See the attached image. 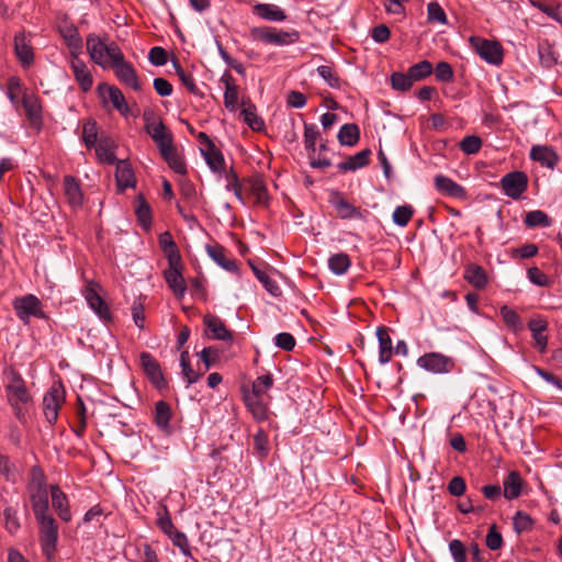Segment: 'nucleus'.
I'll return each instance as SVG.
<instances>
[{
	"instance_id": "f257e3e1",
	"label": "nucleus",
	"mask_w": 562,
	"mask_h": 562,
	"mask_svg": "<svg viewBox=\"0 0 562 562\" xmlns=\"http://www.w3.org/2000/svg\"><path fill=\"white\" fill-rule=\"evenodd\" d=\"M27 493L35 519L40 526V543L44 557L52 561L55 558L58 541V526L49 513V488L43 471L38 468L31 470Z\"/></svg>"
},
{
	"instance_id": "f03ea898",
	"label": "nucleus",
	"mask_w": 562,
	"mask_h": 562,
	"mask_svg": "<svg viewBox=\"0 0 562 562\" xmlns=\"http://www.w3.org/2000/svg\"><path fill=\"white\" fill-rule=\"evenodd\" d=\"M3 385L7 400L12 407L16 419L21 423H25L30 407L33 403L32 395L26 387L25 381L14 369L7 368L3 371Z\"/></svg>"
},
{
	"instance_id": "7ed1b4c3",
	"label": "nucleus",
	"mask_w": 562,
	"mask_h": 562,
	"mask_svg": "<svg viewBox=\"0 0 562 562\" xmlns=\"http://www.w3.org/2000/svg\"><path fill=\"white\" fill-rule=\"evenodd\" d=\"M87 49L92 61L103 69H110L124 56L111 37H88Z\"/></svg>"
},
{
	"instance_id": "20e7f679",
	"label": "nucleus",
	"mask_w": 562,
	"mask_h": 562,
	"mask_svg": "<svg viewBox=\"0 0 562 562\" xmlns=\"http://www.w3.org/2000/svg\"><path fill=\"white\" fill-rule=\"evenodd\" d=\"M469 42L479 56L491 65L503 63L504 52L499 42L487 37H469Z\"/></svg>"
},
{
	"instance_id": "39448f33",
	"label": "nucleus",
	"mask_w": 562,
	"mask_h": 562,
	"mask_svg": "<svg viewBox=\"0 0 562 562\" xmlns=\"http://www.w3.org/2000/svg\"><path fill=\"white\" fill-rule=\"evenodd\" d=\"M145 131L151 137L159 151L173 145L171 132L162 121L151 114H144Z\"/></svg>"
},
{
	"instance_id": "423d86ee",
	"label": "nucleus",
	"mask_w": 562,
	"mask_h": 562,
	"mask_svg": "<svg viewBox=\"0 0 562 562\" xmlns=\"http://www.w3.org/2000/svg\"><path fill=\"white\" fill-rule=\"evenodd\" d=\"M198 137L201 144L200 151L207 166L213 172L222 175L225 171V159L222 151L205 133L201 132Z\"/></svg>"
},
{
	"instance_id": "0eeeda50",
	"label": "nucleus",
	"mask_w": 562,
	"mask_h": 562,
	"mask_svg": "<svg viewBox=\"0 0 562 562\" xmlns=\"http://www.w3.org/2000/svg\"><path fill=\"white\" fill-rule=\"evenodd\" d=\"M13 308L16 316L25 324L30 322L31 317H45L41 301L33 294L16 297L13 301Z\"/></svg>"
},
{
	"instance_id": "6e6552de",
	"label": "nucleus",
	"mask_w": 562,
	"mask_h": 562,
	"mask_svg": "<svg viewBox=\"0 0 562 562\" xmlns=\"http://www.w3.org/2000/svg\"><path fill=\"white\" fill-rule=\"evenodd\" d=\"M100 285L93 281H87L82 289V295L89 307L99 316L100 319L109 322L111 313L109 306L100 295Z\"/></svg>"
},
{
	"instance_id": "1a4fd4ad",
	"label": "nucleus",
	"mask_w": 562,
	"mask_h": 562,
	"mask_svg": "<svg viewBox=\"0 0 562 562\" xmlns=\"http://www.w3.org/2000/svg\"><path fill=\"white\" fill-rule=\"evenodd\" d=\"M418 367L436 374L449 373L454 368L452 358L439 352H429L417 359Z\"/></svg>"
},
{
	"instance_id": "9d476101",
	"label": "nucleus",
	"mask_w": 562,
	"mask_h": 562,
	"mask_svg": "<svg viewBox=\"0 0 562 562\" xmlns=\"http://www.w3.org/2000/svg\"><path fill=\"white\" fill-rule=\"evenodd\" d=\"M65 401V391L61 385L54 384L44 395L43 407L46 420L53 425L58 418V411Z\"/></svg>"
},
{
	"instance_id": "9b49d317",
	"label": "nucleus",
	"mask_w": 562,
	"mask_h": 562,
	"mask_svg": "<svg viewBox=\"0 0 562 562\" xmlns=\"http://www.w3.org/2000/svg\"><path fill=\"white\" fill-rule=\"evenodd\" d=\"M528 178L522 171H512L501 179V187L505 195L517 200L527 190Z\"/></svg>"
},
{
	"instance_id": "f8f14e48",
	"label": "nucleus",
	"mask_w": 562,
	"mask_h": 562,
	"mask_svg": "<svg viewBox=\"0 0 562 562\" xmlns=\"http://www.w3.org/2000/svg\"><path fill=\"white\" fill-rule=\"evenodd\" d=\"M98 93L104 104L111 103L112 106L123 116H127L130 114V108L125 97L117 87L108 83H100L98 86Z\"/></svg>"
},
{
	"instance_id": "ddd939ff",
	"label": "nucleus",
	"mask_w": 562,
	"mask_h": 562,
	"mask_svg": "<svg viewBox=\"0 0 562 562\" xmlns=\"http://www.w3.org/2000/svg\"><path fill=\"white\" fill-rule=\"evenodd\" d=\"M182 259H178L177 263L168 261V268L164 272L168 286L178 299L183 297L187 292V284L182 276Z\"/></svg>"
},
{
	"instance_id": "4468645a",
	"label": "nucleus",
	"mask_w": 562,
	"mask_h": 562,
	"mask_svg": "<svg viewBox=\"0 0 562 562\" xmlns=\"http://www.w3.org/2000/svg\"><path fill=\"white\" fill-rule=\"evenodd\" d=\"M110 69H113L119 81L134 91H140L142 85L138 80L134 66L126 61L124 56L120 61L115 63Z\"/></svg>"
},
{
	"instance_id": "2eb2a0df",
	"label": "nucleus",
	"mask_w": 562,
	"mask_h": 562,
	"mask_svg": "<svg viewBox=\"0 0 562 562\" xmlns=\"http://www.w3.org/2000/svg\"><path fill=\"white\" fill-rule=\"evenodd\" d=\"M434 186L441 195L461 200L467 198L465 189L447 176L437 175L434 178Z\"/></svg>"
},
{
	"instance_id": "dca6fc26",
	"label": "nucleus",
	"mask_w": 562,
	"mask_h": 562,
	"mask_svg": "<svg viewBox=\"0 0 562 562\" xmlns=\"http://www.w3.org/2000/svg\"><path fill=\"white\" fill-rule=\"evenodd\" d=\"M49 493L52 497V505L58 517L63 521L71 520L70 505L67 495L61 491L58 485H50Z\"/></svg>"
},
{
	"instance_id": "f3484780",
	"label": "nucleus",
	"mask_w": 562,
	"mask_h": 562,
	"mask_svg": "<svg viewBox=\"0 0 562 562\" xmlns=\"http://www.w3.org/2000/svg\"><path fill=\"white\" fill-rule=\"evenodd\" d=\"M70 68L81 90L85 92L89 91L93 86V78L87 64L78 56L72 55L70 60Z\"/></svg>"
},
{
	"instance_id": "a211bd4d",
	"label": "nucleus",
	"mask_w": 562,
	"mask_h": 562,
	"mask_svg": "<svg viewBox=\"0 0 562 562\" xmlns=\"http://www.w3.org/2000/svg\"><path fill=\"white\" fill-rule=\"evenodd\" d=\"M528 328L537 349L544 352L548 346V336L544 334L548 329V322L542 317L532 318L528 322Z\"/></svg>"
},
{
	"instance_id": "6ab92c4d",
	"label": "nucleus",
	"mask_w": 562,
	"mask_h": 562,
	"mask_svg": "<svg viewBox=\"0 0 562 562\" xmlns=\"http://www.w3.org/2000/svg\"><path fill=\"white\" fill-rule=\"evenodd\" d=\"M64 194L72 209H79L83 203V194L79 181L72 176L64 178Z\"/></svg>"
},
{
	"instance_id": "aec40b11",
	"label": "nucleus",
	"mask_w": 562,
	"mask_h": 562,
	"mask_svg": "<svg viewBox=\"0 0 562 562\" xmlns=\"http://www.w3.org/2000/svg\"><path fill=\"white\" fill-rule=\"evenodd\" d=\"M464 280L473 288L482 290L488 284V276L483 267L476 263L467 265L463 273Z\"/></svg>"
},
{
	"instance_id": "412c9836",
	"label": "nucleus",
	"mask_w": 562,
	"mask_h": 562,
	"mask_svg": "<svg viewBox=\"0 0 562 562\" xmlns=\"http://www.w3.org/2000/svg\"><path fill=\"white\" fill-rule=\"evenodd\" d=\"M530 158L541 166L553 169L558 162V155L552 147L535 145L530 149Z\"/></svg>"
},
{
	"instance_id": "4be33fe9",
	"label": "nucleus",
	"mask_w": 562,
	"mask_h": 562,
	"mask_svg": "<svg viewBox=\"0 0 562 562\" xmlns=\"http://www.w3.org/2000/svg\"><path fill=\"white\" fill-rule=\"evenodd\" d=\"M139 361L146 375L155 385H160L164 382V376L156 359L148 352H142Z\"/></svg>"
},
{
	"instance_id": "5701e85b",
	"label": "nucleus",
	"mask_w": 562,
	"mask_h": 562,
	"mask_svg": "<svg viewBox=\"0 0 562 562\" xmlns=\"http://www.w3.org/2000/svg\"><path fill=\"white\" fill-rule=\"evenodd\" d=\"M115 179L117 188L123 191L127 188L135 187L136 179L134 171L126 160H119L116 162Z\"/></svg>"
},
{
	"instance_id": "b1692460",
	"label": "nucleus",
	"mask_w": 562,
	"mask_h": 562,
	"mask_svg": "<svg viewBox=\"0 0 562 562\" xmlns=\"http://www.w3.org/2000/svg\"><path fill=\"white\" fill-rule=\"evenodd\" d=\"M221 82L225 87L224 91V105L231 112L236 111L238 104V88L231 74L225 72L221 77Z\"/></svg>"
},
{
	"instance_id": "393cba45",
	"label": "nucleus",
	"mask_w": 562,
	"mask_h": 562,
	"mask_svg": "<svg viewBox=\"0 0 562 562\" xmlns=\"http://www.w3.org/2000/svg\"><path fill=\"white\" fill-rule=\"evenodd\" d=\"M209 256L223 269L229 272L237 271V262L235 259L226 255V250L221 245H209L206 246Z\"/></svg>"
},
{
	"instance_id": "a878e982",
	"label": "nucleus",
	"mask_w": 562,
	"mask_h": 562,
	"mask_svg": "<svg viewBox=\"0 0 562 562\" xmlns=\"http://www.w3.org/2000/svg\"><path fill=\"white\" fill-rule=\"evenodd\" d=\"M204 325L211 331L212 337L217 340L231 341L233 339L232 333L226 328L223 321L213 315L204 316Z\"/></svg>"
},
{
	"instance_id": "bb28decb",
	"label": "nucleus",
	"mask_w": 562,
	"mask_h": 562,
	"mask_svg": "<svg viewBox=\"0 0 562 562\" xmlns=\"http://www.w3.org/2000/svg\"><path fill=\"white\" fill-rule=\"evenodd\" d=\"M15 55L24 68L30 67L34 61L33 46L27 37H14Z\"/></svg>"
},
{
	"instance_id": "cd10ccee",
	"label": "nucleus",
	"mask_w": 562,
	"mask_h": 562,
	"mask_svg": "<svg viewBox=\"0 0 562 562\" xmlns=\"http://www.w3.org/2000/svg\"><path fill=\"white\" fill-rule=\"evenodd\" d=\"M244 401L254 418L257 420H265L267 418L268 401L266 398L245 393Z\"/></svg>"
},
{
	"instance_id": "c85d7f7f",
	"label": "nucleus",
	"mask_w": 562,
	"mask_h": 562,
	"mask_svg": "<svg viewBox=\"0 0 562 562\" xmlns=\"http://www.w3.org/2000/svg\"><path fill=\"white\" fill-rule=\"evenodd\" d=\"M376 337L379 340V361L381 364H386L391 360L393 351L387 328L378 327Z\"/></svg>"
},
{
	"instance_id": "c756f323",
	"label": "nucleus",
	"mask_w": 562,
	"mask_h": 562,
	"mask_svg": "<svg viewBox=\"0 0 562 562\" xmlns=\"http://www.w3.org/2000/svg\"><path fill=\"white\" fill-rule=\"evenodd\" d=\"M22 105L27 117L34 124H38L42 120V105L40 99L34 93H24Z\"/></svg>"
},
{
	"instance_id": "7c9ffc66",
	"label": "nucleus",
	"mask_w": 562,
	"mask_h": 562,
	"mask_svg": "<svg viewBox=\"0 0 562 562\" xmlns=\"http://www.w3.org/2000/svg\"><path fill=\"white\" fill-rule=\"evenodd\" d=\"M252 11L256 15L267 21H282L285 19L284 11L276 4L257 3L252 7Z\"/></svg>"
},
{
	"instance_id": "2f4dec72",
	"label": "nucleus",
	"mask_w": 562,
	"mask_h": 562,
	"mask_svg": "<svg viewBox=\"0 0 562 562\" xmlns=\"http://www.w3.org/2000/svg\"><path fill=\"white\" fill-rule=\"evenodd\" d=\"M499 315L505 326L513 333H519L524 330V322L519 314L508 305L499 307Z\"/></svg>"
},
{
	"instance_id": "473e14b6",
	"label": "nucleus",
	"mask_w": 562,
	"mask_h": 562,
	"mask_svg": "<svg viewBox=\"0 0 562 562\" xmlns=\"http://www.w3.org/2000/svg\"><path fill=\"white\" fill-rule=\"evenodd\" d=\"M504 497L507 499H515L521 493L522 480L517 471H512L503 482Z\"/></svg>"
},
{
	"instance_id": "72a5a7b5",
	"label": "nucleus",
	"mask_w": 562,
	"mask_h": 562,
	"mask_svg": "<svg viewBox=\"0 0 562 562\" xmlns=\"http://www.w3.org/2000/svg\"><path fill=\"white\" fill-rule=\"evenodd\" d=\"M371 151L370 149H363L357 153L353 156H350L347 160L341 161L338 165V168L341 171H355L359 168H362L369 164Z\"/></svg>"
},
{
	"instance_id": "f704fd0d",
	"label": "nucleus",
	"mask_w": 562,
	"mask_h": 562,
	"mask_svg": "<svg viewBox=\"0 0 562 562\" xmlns=\"http://www.w3.org/2000/svg\"><path fill=\"white\" fill-rule=\"evenodd\" d=\"M333 205L338 216L342 220L362 218V213L360 209L353 206L342 198H336L335 200H333Z\"/></svg>"
},
{
	"instance_id": "c9c22d12",
	"label": "nucleus",
	"mask_w": 562,
	"mask_h": 562,
	"mask_svg": "<svg viewBox=\"0 0 562 562\" xmlns=\"http://www.w3.org/2000/svg\"><path fill=\"white\" fill-rule=\"evenodd\" d=\"M158 241H159V246H160L162 252L165 254V256L167 257L168 261L177 263L178 259H181V255L178 250V247H177L176 243L173 241L172 236L169 232H165V233L160 234Z\"/></svg>"
},
{
	"instance_id": "e433bc0d",
	"label": "nucleus",
	"mask_w": 562,
	"mask_h": 562,
	"mask_svg": "<svg viewBox=\"0 0 562 562\" xmlns=\"http://www.w3.org/2000/svg\"><path fill=\"white\" fill-rule=\"evenodd\" d=\"M171 408L168 403L159 401L155 405V423L157 427L165 431H170Z\"/></svg>"
},
{
	"instance_id": "4c0bfd02",
	"label": "nucleus",
	"mask_w": 562,
	"mask_h": 562,
	"mask_svg": "<svg viewBox=\"0 0 562 562\" xmlns=\"http://www.w3.org/2000/svg\"><path fill=\"white\" fill-rule=\"evenodd\" d=\"M168 166L177 173L183 175L187 172L186 164L177 153L175 146H170L159 151Z\"/></svg>"
},
{
	"instance_id": "58836bf2",
	"label": "nucleus",
	"mask_w": 562,
	"mask_h": 562,
	"mask_svg": "<svg viewBox=\"0 0 562 562\" xmlns=\"http://www.w3.org/2000/svg\"><path fill=\"white\" fill-rule=\"evenodd\" d=\"M338 140L344 146H355L360 138V131L356 124H345L338 132Z\"/></svg>"
},
{
	"instance_id": "ea45409f",
	"label": "nucleus",
	"mask_w": 562,
	"mask_h": 562,
	"mask_svg": "<svg viewBox=\"0 0 562 562\" xmlns=\"http://www.w3.org/2000/svg\"><path fill=\"white\" fill-rule=\"evenodd\" d=\"M272 385H273L272 375L271 374H262V375L258 376L252 382L251 391L247 392L246 394L266 398V396L269 397L268 391L272 387Z\"/></svg>"
},
{
	"instance_id": "a19ab883",
	"label": "nucleus",
	"mask_w": 562,
	"mask_h": 562,
	"mask_svg": "<svg viewBox=\"0 0 562 562\" xmlns=\"http://www.w3.org/2000/svg\"><path fill=\"white\" fill-rule=\"evenodd\" d=\"M351 266L350 258L347 254H335L328 259V267L330 271L337 276L345 274Z\"/></svg>"
},
{
	"instance_id": "79ce46f5",
	"label": "nucleus",
	"mask_w": 562,
	"mask_h": 562,
	"mask_svg": "<svg viewBox=\"0 0 562 562\" xmlns=\"http://www.w3.org/2000/svg\"><path fill=\"white\" fill-rule=\"evenodd\" d=\"M223 173L225 176L226 190L232 191L237 200L244 204L245 202L241 193V183L239 182L235 170L231 168L228 171L225 170Z\"/></svg>"
},
{
	"instance_id": "37998d69",
	"label": "nucleus",
	"mask_w": 562,
	"mask_h": 562,
	"mask_svg": "<svg viewBox=\"0 0 562 562\" xmlns=\"http://www.w3.org/2000/svg\"><path fill=\"white\" fill-rule=\"evenodd\" d=\"M180 366H181V369H182V374L183 376L186 378L187 380V385H191L193 383H195L196 381H199L200 376L203 374V372L199 373V372H195L191 366H190V360H189V352L188 351H182L181 355H180Z\"/></svg>"
},
{
	"instance_id": "c03bdc74",
	"label": "nucleus",
	"mask_w": 562,
	"mask_h": 562,
	"mask_svg": "<svg viewBox=\"0 0 562 562\" xmlns=\"http://www.w3.org/2000/svg\"><path fill=\"white\" fill-rule=\"evenodd\" d=\"M524 223L528 227H548L551 224L549 216L540 210L528 212L525 216Z\"/></svg>"
},
{
	"instance_id": "a18cd8bd",
	"label": "nucleus",
	"mask_w": 562,
	"mask_h": 562,
	"mask_svg": "<svg viewBox=\"0 0 562 562\" xmlns=\"http://www.w3.org/2000/svg\"><path fill=\"white\" fill-rule=\"evenodd\" d=\"M249 191L255 196L256 203L263 204L267 202V188L260 178H252L249 180Z\"/></svg>"
},
{
	"instance_id": "49530a36",
	"label": "nucleus",
	"mask_w": 562,
	"mask_h": 562,
	"mask_svg": "<svg viewBox=\"0 0 562 562\" xmlns=\"http://www.w3.org/2000/svg\"><path fill=\"white\" fill-rule=\"evenodd\" d=\"M252 271L256 276V278L262 283V285L265 286V289L270 293L272 294L273 296H278L281 294V290L278 285V283L272 280L267 272L256 268V267H252Z\"/></svg>"
},
{
	"instance_id": "de8ad7c7",
	"label": "nucleus",
	"mask_w": 562,
	"mask_h": 562,
	"mask_svg": "<svg viewBox=\"0 0 562 562\" xmlns=\"http://www.w3.org/2000/svg\"><path fill=\"white\" fill-rule=\"evenodd\" d=\"M413 214H414L413 207L411 205L405 204V205L397 206L394 210L392 218L396 225L404 227L412 220Z\"/></svg>"
},
{
	"instance_id": "09e8293b",
	"label": "nucleus",
	"mask_w": 562,
	"mask_h": 562,
	"mask_svg": "<svg viewBox=\"0 0 562 562\" xmlns=\"http://www.w3.org/2000/svg\"><path fill=\"white\" fill-rule=\"evenodd\" d=\"M94 147L97 157L100 161L109 165L114 164L116 161L115 154L108 142L101 140Z\"/></svg>"
},
{
	"instance_id": "8fccbe9b",
	"label": "nucleus",
	"mask_w": 562,
	"mask_h": 562,
	"mask_svg": "<svg viewBox=\"0 0 562 562\" xmlns=\"http://www.w3.org/2000/svg\"><path fill=\"white\" fill-rule=\"evenodd\" d=\"M319 132L314 124H305L304 126V145L308 154L316 151V140Z\"/></svg>"
},
{
	"instance_id": "3c124183",
	"label": "nucleus",
	"mask_w": 562,
	"mask_h": 562,
	"mask_svg": "<svg viewBox=\"0 0 562 562\" xmlns=\"http://www.w3.org/2000/svg\"><path fill=\"white\" fill-rule=\"evenodd\" d=\"M241 115L244 121L252 131H261L265 127V122L259 117L252 106L243 109Z\"/></svg>"
},
{
	"instance_id": "603ef678",
	"label": "nucleus",
	"mask_w": 562,
	"mask_h": 562,
	"mask_svg": "<svg viewBox=\"0 0 562 562\" xmlns=\"http://www.w3.org/2000/svg\"><path fill=\"white\" fill-rule=\"evenodd\" d=\"M432 71V66L429 61L424 60L418 64L413 65L408 69V74L413 81H418L429 76Z\"/></svg>"
},
{
	"instance_id": "864d4df0",
	"label": "nucleus",
	"mask_w": 562,
	"mask_h": 562,
	"mask_svg": "<svg viewBox=\"0 0 562 562\" xmlns=\"http://www.w3.org/2000/svg\"><path fill=\"white\" fill-rule=\"evenodd\" d=\"M460 149L467 155H474L482 147V139L479 136L470 135L460 142Z\"/></svg>"
},
{
	"instance_id": "5fc2aeb1",
	"label": "nucleus",
	"mask_w": 562,
	"mask_h": 562,
	"mask_svg": "<svg viewBox=\"0 0 562 562\" xmlns=\"http://www.w3.org/2000/svg\"><path fill=\"white\" fill-rule=\"evenodd\" d=\"M414 81L409 74L394 72L391 76V85L393 89L398 91H406L413 86Z\"/></svg>"
},
{
	"instance_id": "6e6d98bb",
	"label": "nucleus",
	"mask_w": 562,
	"mask_h": 562,
	"mask_svg": "<svg viewBox=\"0 0 562 562\" xmlns=\"http://www.w3.org/2000/svg\"><path fill=\"white\" fill-rule=\"evenodd\" d=\"M98 130L94 122H87L82 128V139L88 148L97 146Z\"/></svg>"
},
{
	"instance_id": "4d7b16f0",
	"label": "nucleus",
	"mask_w": 562,
	"mask_h": 562,
	"mask_svg": "<svg viewBox=\"0 0 562 562\" xmlns=\"http://www.w3.org/2000/svg\"><path fill=\"white\" fill-rule=\"evenodd\" d=\"M514 529L516 532L521 533L524 531L530 530L532 527L531 517L525 512H517L514 516Z\"/></svg>"
},
{
	"instance_id": "13d9d810",
	"label": "nucleus",
	"mask_w": 562,
	"mask_h": 562,
	"mask_svg": "<svg viewBox=\"0 0 562 562\" xmlns=\"http://www.w3.org/2000/svg\"><path fill=\"white\" fill-rule=\"evenodd\" d=\"M169 539L172 541V543L176 547H178L180 549V551L183 555L190 557V558L192 557L188 537L183 532L177 530L176 532L170 535Z\"/></svg>"
},
{
	"instance_id": "bf43d9fd",
	"label": "nucleus",
	"mask_w": 562,
	"mask_h": 562,
	"mask_svg": "<svg viewBox=\"0 0 562 562\" xmlns=\"http://www.w3.org/2000/svg\"><path fill=\"white\" fill-rule=\"evenodd\" d=\"M136 216L144 228H149L151 224V211L149 205L144 201L139 200V204L136 207Z\"/></svg>"
},
{
	"instance_id": "052dcab7",
	"label": "nucleus",
	"mask_w": 562,
	"mask_h": 562,
	"mask_svg": "<svg viewBox=\"0 0 562 562\" xmlns=\"http://www.w3.org/2000/svg\"><path fill=\"white\" fill-rule=\"evenodd\" d=\"M0 474L10 482H14L16 480V472L13 463H11L9 458L3 454H0Z\"/></svg>"
},
{
	"instance_id": "680f3d73",
	"label": "nucleus",
	"mask_w": 562,
	"mask_h": 562,
	"mask_svg": "<svg viewBox=\"0 0 562 562\" xmlns=\"http://www.w3.org/2000/svg\"><path fill=\"white\" fill-rule=\"evenodd\" d=\"M449 551L454 562H467V551L462 541L453 539L449 542Z\"/></svg>"
},
{
	"instance_id": "e2e57ef3",
	"label": "nucleus",
	"mask_w": 562,
	"mask_h": 562,
	"mask_svg": "<svg viewBox=\"0 0 562 562\" xmlns=\"http://www.w3.org/2000/svg\"><path fill=\"white\" fill-rule=\"evenodd\" d=\"M255 448L260 457H266L269 452V441L267 434L259 429L254 437Z\"/></svg>"
},
{
	"instance_id": "0e129e2a",
	"label": "nucleus",
	"mask_w": 562,
	"mask_h": 562,
	"mask_svg": "<svg viewBox=\"0 0 562 562\" xmlns=\"http://www.w3.org/2000/svg\"><path fill=\"white\" fill-rule=\"evenodd\" d=\"M427 11L429 22L446 23V13L437 2H430L427 7Z\"/></svg>"
},
{
	"instance_id": "69168bd1",
	"label": "nucleus",
	"mask_w": 562,
	"mask_h": 562,
	"mask_svg": "<svg viewBox=\"0 0 562 562\" xmlns=\"http://www.w3.org/2000/svg\"><path fill=\"white\" fill-rule=\"evenodd\" d=\"M503 546V537L496 531V527L493 525L486 535V547L490 550H498Z\"/></svg>"
},
{
	"instance_id": "338daca9",
	"label": "nucleus",
	"mask_w": 562,
	"mask_h": 562,
	"mask_svg": "<svg viewBox=\"0 0 562 562\" xmlns=\"http://www.w3.org/2000/svg\"><path fill=\"white\" fill-rule=\"evenodd\" d=\"M148 59L155 66H164L168 60L167 52L159 46L153 47L149 50Z\"/></svg>"
},
{
	"instance_id": "774afa93",
	"label": "nucleus",
	"mask_w": 562,
	"mask_h": 562,
	"mask_svg": "<svg viewBox=\"0 0 562 562\" xmlns=\"http://www.w3.org/2000/svg\"><path fill=\"white\" fill-rule=\"evenodd\" d=\"M528 279L536 285L547 286L549 284L548 277L537 267H531L527 271Z\"/></svg>"
}]
</instances>
